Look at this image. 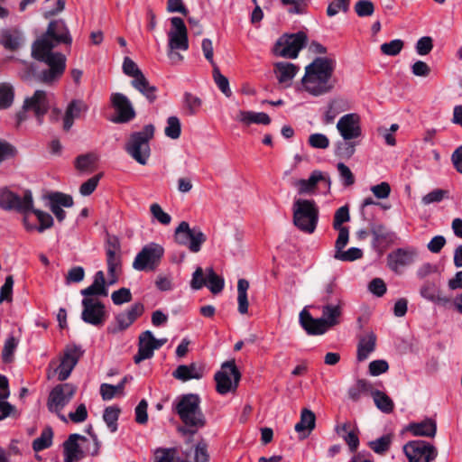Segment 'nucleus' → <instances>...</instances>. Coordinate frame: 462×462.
I'll use <instances>...</instances> for the list:
<instances>
[{"label": "nucleus", "mask_w": 462, "mask_h": 462, "mask_svg": "<svg viewBox=\"0 0 462 462\" xmlns=\"http://www.w3.org/2000/svg\"><path fill=\"white\" fill-rule=\"evenodd\" d=\"M72 38L63 20L51 21L45 33L37 39L32 46V57L48 65L49 69L36 73L32 66L26 68L22 78L25 81L36 80L44 84H51L58 80L66 69V57L60 52L52 51L60 43L70 45Z\"/></svg>", "instance_id": "obj_1"}, {"label": "nucleus", "mask_w": 462, "mask_h": 462, "mask_svg": "<svg viewBox=\"0 0 462 462\" xmlns=\"http://www.w3.org/2000/svg\"><path fill=\"white\" fill-rule=\"evenodd\" d=\"M337 61L330 57H318L305 67L302 88L310 95L319 97L331 92L337 79L334 76Z\"/></svg>", "instance_id": "obj_2"}, {"label": "nucleus", "mask_w": 462, "mask_h": 462, "mask_svg": "<svg viewBox=\"0 0 462 462\" xmlns=\"http://www.w3.org/2000/svg\"><path fill=\"white\" fill-rule=\"evenodd\" d=\"M174 410L184 424V427L179 429L183 434L194 435L207 423L200 408V398L196 393L180 396L175 403Z\"/></svg>", "instance_id": "obj_3"}, {"label": "nucleus", "mask_w": 462, "mask_h": 462, "mask_svg": "<svg viewBox=\"0 0 462 462\" xmlns=\"http://www.w3.org/2000/svg\"><path fill=\"white\" fill-rule=\"evenodd\" d=\"M154 132L153 125H146L141 131L132 133L125 144V152L141 165L147 164L151 156L150 141Z\"/></svg>", "instance_id": "obj_4"}, {"label": "nucleus", "mask_w": 462, "mask_h": 462, "mask_svg": "<svg viewBox=\"0 0 462 462\" xmlns=\"http://www.w3.org/2000/svg\"><path fill=\"white\" fill-rule=\"evenodd\" d=\"M293 225L301 232L312 234L319 221V208L312 199H298L292 206Z\"/></svg>", "instance_id": "obj_5"}, {"label": "nucleus", "mask_w": 462, "mask_h": 462, "mask_svg": "<svg viewBox=\"0 0 462 462\" xmlns=\"http://www.w3.org/2000/svg\"><path fill=\"white\" fill-rule=\"evenodd\" d=\"M206 240L207 236L200 227H190L186 221H181L174 231V241L180 245L187 246L192 253H199Z\"/></svg>", "instance_id": "obj_6"}, {"label": "nucleus", "mask_w": 462, "mask_h": 462, "mask_svg": "<svg viewBox=\"0 0 462 462\" xmlns=\"http://www.w3.org/2000/svg\"><path fill=\"white\" fill-rule=\"evenodd\" d=\"M216 390L219 394H226L236 390L241 380V373L234 359L226 361L215 374Z\"/></svg>", "instance_id": "obj_7"}, {"label": "nucleus", "mask_w": 462, "mask_h": 462, "mask_svg": "<svg viewBox=\"0 0 462 462\" xmlns=\"http://www.w3.org/2000/svg\"><path fill=\"white\" fill-rule=\"evenodd\" d=\"M307 40V35L303 32L283 34L277 40L273 52L278 57L295 59L298 57L300 51L305 47Z\"/></svg>", "instance_id": "obj_8"}, {"label": "nucleus", "mask_w": 462, "mask_h": 462, "mask_svg": "<svg viewBox=\"0 0 462 462\" xmlns=\"http://www.w3.org/2000/svg\"><path fill=\"white\" fill-rule=\"evenodd\" d=\"M76 391L77 387L72 383H66L56 385L48 397L47 407L49 411L58 414L62 420L66 421V417L60 411L71 401Z\"/></svg>", "instance_id": "obj_9"}, {"label": "nucleus", "mask_w": 462, "mask_h": 462, "mask_svg": "<svg viewBox=\"0 0 462 462\" xmlns=\"http://www.w3.org/2000/svg\"><path fill=\"white\" fill-rule=\"evenodd\" d=\"M50 104L47 94L43 90H36L31 97L25 98L22 110L17 114V123L21 124L26 120V113L32 111L39 125L42 123L43 116L48 112Z\"/></svg>", "instance_id": "obj_10"}, {"label": "nucleus", "mask_w": 462, "mask_h": 462, "mask_svg": "<svg viewBox=\"0 0 462 462\" xmlns=\"http://www.w3.org/2000/svg\"><path fill=\"white\" fill-rule=\"evenodd\" d=\"M163 247L155 243L143 246L135 256L133 267L137 271H154L163 256Z\"/></svg>", "instance_id": "obj_11"}, {"label": "nucleus", "mask_w": 462, "mask_h": 462, "mask_svg": "<svg viewBox=\"0 0 462 462\" xmlns=\"http://www.w3.org/2000/svg\"><path fill=\"white\" fill-rule=\"evenodd\" d=\"M224 285V279L217 275L212 267L207 268L205 273L201 267H197L190 281V287L193 290L198 291L207 286L213 294L221 292Z\"/></svg>", "instance_id": "obj_12"}, {"label": "nucleus", "mask_w": 462, "mask_h": 462, "mask_svg": "<svg viewBox=\"0 0 462 462\" xmlns=\"http://www.w3.org/2000/svg\"><path fill=\"white\" fill-rule=\"evenodd\" d=\"M408 462H432L438 456L437 448L424 440H411L403 446Z\"/></svg>", "instance_id": "obj_13"}, {"label": "nucleus", "mask_w": 462, "mask_h": 462, "mask_svg": "<svg viewBox=\"0 0 462 462\" xmlns=\"http://www.w3.org/2000/svg\"><path fill=\"white\" fill-rule=\"evenodd\" d=\"M144 312V306L140 302L116 315L115 321L106 328L108 334L116 335L126 330Z\"/></svg>", "instance_id": "obj_14"}, {"label": "nucleus", "mask_w": 462, "mask_h": 462, "mask_svg": "<svg viewBox=\"0 0 462 462\" xmlns=\"http://www.w3.org/2000/svg\"><path fill=\"white\" fill-rule=\"evenodd\" d=\"M0 207L6 210L15 209L23 213L31 211L32 208V192L26 190L21 198L13 191L3 189L0 190Z\"/></svg>", "instance_id": "obj_15"}, {"label": "nucleus", "mask_w": 462, "mask_h": 462, "mask_svg": "<svg viewBox=\"0 0 462 462\" xmlns=\"http://www.w3.org/2000/svg\"><path fill=\"white\" fill-rule=\"evenodd\" d=\"M106 254L109 277L108 285H112L118 281V276L122 272L120 245L116 238L109 239L107 241Z\"/></svg>", "instance_id": "obj_16"}, {"label": "nucleus", "mask_w": 462, "mask_h": 462, "mask_svg": "<svg viewBox=\"0 0 462 462\" xmlns=\"http://www.w3.org/2000/svg\"><path fill=\"white\" fill-rule=\"evenodd\" d=\"M82 355L83 351L79 346L72 345L65 347L63 356L60 358V364L55 368L59 381L63 382L69 378Z\"/></svg>", "instance_id": "obj_17"}, {"label": "nucleus", "mask_w": 462, "mask_h": 462, "mask_svg": "<svg viewBox=\"0 0 462 462\" xmlns=\"http://www.w3.org/2000/svg\"><path fill=\"white\" fill-rule=\"evenodd\" d=\"M83 310L81 319L84 322L98 327L102 326L106 319L105 305L95 299L84 298L82 300Z\"/></svg>", "instance_id": "obj_18"}, {"label": "nucleus", "mask_w": 462, "mask_h": 462, "mask_svg": "<svg viewBox=\"0 0 462 462\" xmlns=\"http://www.w3.org/2000/svg\"><path fill=\"white\" fill-rule=\"evenodd\" d=\"M112 107L115 109L116 116L113 122L117 124H125L132 121L135 116V110L129 98L122 93H112L110 97Z\"/></svg>", "instance_id": "obj_19"}, {"label": "nucleus", "mask_w": 462, "mask_h": 462, "mask_svg": "<svg viewBox=\"0 0 462 462\" xmlns=\"http://www.w3.org/2000/svg\"><path fill=\"white\" fill-rule=\"evenodd\" d=\"M171 29L168 33L169 49L187 51L189 49V40L187 27L180 17H172L171 19Z\"/></svg>", "instance_id": "obj_20"}, {"label": "nucleus", "mask_w": 462, "mask_h": 462, "mask_svg": "<svg viewBox=\"0 0 462 462\" xmlns=\"http://www.w3.org/2000/svg\"><path fill=\"white\" fill-rule=\"evenodd\" d=\"M337 128L344 140H352L361 135L360 118L356 114L343 116L337 124Z\"/></svg>", "instance_id": "obj_21"}, {"label": "nucleus", "mask_w": 462, "mask_h": 462, "mask_svg": "<svg viewBox=\"0 0 462 462\" xmlns=\"http://www.w3.org/2000/svg\"><path fill=\"white\" fill-rule=\"evenodd\" d=\"M319 182H323L328 189L330 188L331 180L328 175L320 171L311 172L309 179H300L293 182L294 187L298 189L299 194L313 193Z\"/></svg>", "instance_id": "obj_22"}, {"label": "nucleus", "mask_w": 462, "mask_h": 462, "mask_svg": "<svg viewBox=\"0 0 462 462\" xmlns=\"http://www.w3.org/2000/svg\"><path fill=\"white\" fill-rule=\"evenodd\" d=\"M205 374V365L192 362L189 365H180L173 371L172 376L181 382L200 380Z\"/></svg>", "instance_id": "obj_23"}, {"label": "nucleus", "mask_w": 462, "mask_h": 462, "mask_svg": "<svg viewBox=\"0 0 462 462\" xmlns=\"http://www.w3.org/2000/svg\"><path fill=\"white\" fill-rule=\"evenodd\" d=\"M155 337L150 330H146L140 334L138 342V352L134 356L135 364H140L145 359H150L153 356L156 346H154Z\"/></svg>", "instance_id": "obj_24"}, {"label": "nucleus", "mask_w": 462, "mask_h": 462, "mask_svg": "<svg viewBox=\"0 0 462 462\" xmlns=\"http://www.w3.org/2000/svg\"><path fill=\"white\" fill-rule=\"evenodd\" d=\"M300 323L309 335H322L330 328L322 317L314 319L306 310L300 313Z\"/></svg>", "instance_id": "obj_25"}, {"label": "nucleus", "mask_w": 462, "mask_h": 462, "mask_svg": "<svg viewBox=\"0 0 462 462\" xmlns=\"http://www.w3.org/2000/svg\"><path fill=\"white\" fill-rule=\"evenodd\" d=\"M420 296L439 306L447 308L451 305V299L441 293L435 282H426L420 289Z\"/></svg>", "instance_id": "obj_26"}, {"label": "nucleus", "mask_w": 462, "mask_h": 462, "mask_svg": "<svg viewBox=\"0 0 462 462\" xmlns=\"http://www.w3.org/2000/svg\"><path fill=\"white\" fill-rule=\"evenodd\" d=\"M344 302L341 298H337L333 302L323 303L322 318L332 328L340 323Z\"/></svg>", "instance_id": "obj_27"}, {"label": "nucleus", "mask_w": 462, "mask_h": 462, "mask_svg": "<svg viewBox=\"0 0 462 462\" xmlns=\"http://www.w3.org/2000/svg\"><path fill=\"white\" fill-rule=\"evenodd\" d=\"M88 109V106L83 100L73 99L69 102L63 118V129L69 131L73 125L74 120L79 118L81 114L86 113Z\"/></svg>", "instance_id": "obj_28"}, {"label": "nucleus", "mask_w": 462, "mask_h": 462, "mask_svg": "<svg viewBox=\"0 0 462 462\" xmlns=\"http://www.w3.org/2000/svg\"><path fill=\"white\" fill-rule=\"evenodd\" d=\"M375 346L376 336L373 331H369L365 335L360 336L357 344V361L363 362L366 360L370 354L375 350Z\"/></svg>", "instance_id": "obj_29"}, {"label": "nucleus", "mask_w": 462, "mask_h": 462, "mask_svg": "<svg viewBox=\"0 0 462 462\" xmlns=\"http://www.w3.org/2000/svg\"><path fill=\"white\" fill-rule=\"evenodd\" d=\"M87 441V438L79 434H71L63 443L64 448V462H74L80 458V448L78 441Z\"/></svg>", "instance_id": "obj_30"}, {"label": "nucleus", "mask_w": 462, "mask_h": 462, "mask_svg": "<svg viewBox=\"0 0 462 462\" xmlns=\"http://www.w3.org/2000/svg\"><path fill=\"white\" fill-rule=\"evenodd\" d=\"M407 430L414 436L433 438L437 432V424L435 420L426 419L420 422L410 423Z\"/></svg>", "instance_id": "obj_31"}, {"label": "nucleus", "mask_w": 462, "mask_h": 462, "mask_svg": "<svg viewBox=\"0 0 462 462\" xmlns=\"http://www.w3.org/2000/svg\"><path fill=\"white\" fill-rule=\"evenodd\" d=\"M416 253L413 251L397 249L389 254L390 267L397 272L400 267L409 265L414 262Z\"/></svg>", "instance_id": "obj_32"}, {"label": "nucleus", "mask_w": 462, "mask_h": 462, "mask_svg": "<svg viewBox=\"0 0 462 462\" xmlns=\"http://www.w3.org/2000/svg\"><path fill=\"white\" fill-rule=\"evenodd\" d=\"M22 34L16 29H3L0 32V44L6 50L14 51L22 43Z\"/></svg>", "instance_id": "obj_33"}, {"label": "nucleus", "mask_w": 462, "mask_h": 462, "mask_svg": "<svg viewBox=\"0 0 462 462\" xmlns=\"http://www.w3.org/2000/svg\"><path fill=\"white\" fill-rule=\"evenodd\" d=\"M299 68L290 62H277L274 64V72L277 75L279 83L290 86Z\"/></svg>", "instance_id": "obj_34"}, {"label": "nucleus", "mask_w": 462, "mask_h": 462, "mask_svg": "<svg viewBox=\"0 0 462 462\" xmlns=\"http://www.w3.org/2000/svg\"><path fill=\"white\" fill-rule=\"evenodd\" d=\"M81 294L85 296V298H89L90 296L94 295L107 296L105 274L102 271L96 273L93 283L90 286L83 289L81 291Z\"/></svg>", "instance_id": "obj_35"}, {"label": "nucleus", "mask_w": 462, "mask_h": 462, "mask_svg": "<svg viewBox=\"0 0 462 462\" xmlns=\"http://www.w3.org/2000/svg\"><path fill=\"white\" fill-rule=\"evenodd\" d=\"M341 298L340 289L335 276L329 277L320 291V301L322 303L333 302L335 299Z\"/></svg>", "instance_id": "obj_36"}, {"label": "nucleus", "mask_w": 462, "mask_h": 462, "mask_svg": "<svg viewBox=\"0 0 462 462\" xmlns=\"http://www.w3.org/2000/svg\"><path fill=\"white\" fill-rule=\"evenodd\" d=\"M316 425V416L313 411L309 409H303L300 413V420L295 425V430L298 433H303V439L308 437L314 430Z\"/></svg>", "instance_id": "obj_37"}, {"label": "nucleus", "mask_w": 462, "mask_h": 462, "mask_svg": "<svg viewBox=\"0 0 462 462\" xmlns=\"http://www.w3.org/2000/svg\"><path fill=\"white\" fill-rule=\"evenodd\" d=\"M131 85L141 94H143L150 103H153L157 98V88L150 84L144 74L139 75L137 79H134L131 81Z\"/></svg>", "instance_id": "obj_38"}, {"label": "nucleus", "mask_w": 462, "mask_h": 462, "mask_svg": "<svg viewBox=\"0 0 462 462\" xmlns=\"http://www.w3.org/2000/svg\"><path fill=\"white\" fill-rule=\"evenodd\" d=\"M236 120L248 125L250 124L269 125L271 123L270 116L263 112H252L240 110L237 114Z\"/></svg>", "instance_id": "obj_39"}, {"label": "nucleus", "mask_w": 462, "mask_h": 462, "mask_svg": "<svg viewBox=\"0 0 462 462\" xmlns=\"http://www.w3.org/2000/svg\"><path fill=\"white\" fill-rule=\"evenodd\" d=\"M37 217V219L40 223L39 226H34L32 225H30L27 223L26 217L24 218V225L25 228L28 231H32L34 229H37L40 233L43 232L45 229L51 228L53 225V218L52 217L44 211L39 210V209H31Z\"/></svg>", "instance_id": "obj_40"}, {"label": "nucleus", "mask_w": 462, "mask_h": 462, "mask_svg": "<svg viewBox=\"0 0 462 462\" xmlns=\"http://www.w3.org/2000/svg\"><path fill=\"white\" fill-rule=\"evenodd\" d=\"M370 394L374 399L375 406L381 411L384 413H391L393 411V402L385 393L372 388Z\"/></svg>", "instance_id": "obj_41"}, {"label": "nucleus", "mask_w": 462, "mask_h": 462, "mask_svg": "<svg viewBox=\"0 0 462 462\" xmlns=\"http://www.w3.org/2000/svg\"><path fill=\"white\" fill-rule=\"evenodd\" d=\"M249 289V282L245 279H239L237 282V302L238 312L240 314H246L248 312V299L247 291Z\"/></svg>", "instance_id": "obj_42"}, {"label": "nucleus", "mask_w": 462, "mask_h": 462, "mask_svg": "<svg viewBox=\"0 0 462 462\" xmlns=\"http://www.w3.org/2000/svg\"><path fill=\"white\" fill-rule=\"evenodd\" d=\"M372 388L371 383L365 379H359L355 385L349 388L348 396L352 401L356 402L360 399L362 393H371Z\"/></svg>", "instance_id": "obj_43"}, {"label": "nucleus", "mask_w": 462, "mask_h": 462, "mask_svg": "<svg viewBox=\"0 0 462 462\" xmlns=\"http://www.w3.org/2000/svg\"><path fill=\"white\" fill-rule=\"evenodd\" d=\"M53 431L51 428L44 429L41 436L35 439L32 442V448L34 451L39 452L48 448L52 444Z\"/></svg>", "instance_id": "obj_44"}, {"label": "nucleus", "mask_w": 462, "mask_h": 462, "mask_svg": "<svg viewBox=\"0 0 462 462\" xmlns=\"http://www.w3.org/2000/svg\"><path fill=\"white\" fill-rule=\"evenodd\" d=\"M212 76L214 82L218 87L219 90L226 97H230L232 96V91L229 88V80L224 76L218 68L217 65L213 66Z\"/></svg>", "instance_id": "obj_45"}, {"label": "nucleus", "mask_w": 462, "mask_h": 462, "mask_svg": "<svg viewBox=\"0 0 462 462\" xmlns=\"http://www.w3.org/2000/svg\"><path fill=\"white\" fill-rule=\"evenodd\" d=\"M14 98V88L9 83H0V109L12 106Z\"/></svg>", "instance_id": "obj_46"}, {"label": "nucleus", "mask_w": 462, "mask_h": 462, "mask_svg": "<svg viewBox=\"0 0 462 462\" xmlns=\"http://www.w3.org/2000/svg\"><path fill=\"white\" fill-rule=\"evenodd\" d=\"M119 413L120 409L115 406L107 407L104 411L103 420L106 423L111 432H116L117 430Z\"/></svg>", "instance_id": "obj_47"}, {"label": "nucleus", "mask_w": 462, "mask_h": 462, "mask_svg": "<svg viewBox=\"0 0 462 462\" xmlns=\"http://www.w3.org/2000/svg\"><path fill=\"white\" fill-rule=\"evenodd\" d=\"M183 102L184 107L189 116L197 114L202 106L201 98L189 92L183 95Z\"/></svg>", "instance_id": "obj_48"}, {"label": "nucleus", "mask_w": 462, "mask_h": 462, "mask_svg": "<svg viewBox=\"0 0 462 462\" xmlns=\"http://www.w3.org/2000/svg\"><path fill=\"white\" fill-rule=\"evenodd\" d=\"M392 443V436L387 434L383 435L381 438L369 441L368 446L372 450L379 455H383L386 453L391 447Z\"/></svg>", "instance_id": "obj_49"}, {"label": "nucleus", "mask_w": 462, "mask_h": 462, "mask_svg": "<svg viewBox=\"0 0 462 462\" xmlns=\"http://www.w3.org/2000/svg\"><path fill=\"white\" fill-rule=\"evenodd\" d=\"M403 46V41L395 39L389 42L383 43L380 47V50L384 55L396 56L402 51Z\"/></svg>", "instance_id": "obj_50"}, {"label": "nucleus", "mask_w": 462, "mask_h": 462, "mask_svg": "<svg viewBox=\"0 0 462 462\" xmlns=\"http://www.w3.org/2000/svg\"><path fill=\"white\" fill-rule=\"evenodd\" d=\"M363 252L357 247H351L346 251L343 249L339 252H336L334 257L343 262H353L362 258Z\"/></svg>", "instance_id": "obj_51"}, {"label": "nucleus", "mask_w": 462, "mask_h": 462, "mask_svg": "<svg viewBox=\"0 0 462 462\" xmlns=\"http://www.w3.org/2000/svg\"><path fill=\"white\" fill-rule=\"evenodd\" d=\"M165 135L171 139H178L181 133L180 119L177 116H170L164 130Z\"/></svg>", "instance_id": "obj_52"}, {"label": "nucleus", "mask_w": 462, "mask_h": 462, "mask_svg": "<svg viewBox=\"0 0 462 462\" xmlns=\"http://www.w3.org/2000/svg\"><path fill=\"white\" fill-rule=\"evenodd\" d=\"M18 346V340L10 336L5 342L2 350V359L5 363H10L13 361L14 353Z\"/></svg>", "instance_id": "obj_53"}, {"label": "nucleus", "mask_w": 462, "mask_h": 462, "mask_svg": "<svg viewBox=\"0 0 462 462\" xmlns=\"http://www.w3.org/2000/svg\"><path fill=\"white\" fill-rule=\"evenodd\" d=\"M50 205L70 208L73 205L72 197L61 192H54L49 196Z\"/></svg>", "instance_id": "obj_54"}, {"label": "nucleus", "mask_w": 462, "mask_h": 462, "mask_svg": "<svg viewBox=\"0 0 462 462\" xmlns=\"http://www.w3.org/2000/svg\"><path fill=\"white\" fill-rule=\"evenodd\" d=\"M150 211L154 219H156L162 225L167 226L171 221V217L163 211L162 208L157 204L153 203L150 206Z\"/></svg>", "instance_id": "obj_55"}, {"label": "nucleus", "mask_w": 462, "mask_h": 462, "mask_svg": "<svg viewBox=\"0 0 462 462\" xmlns=\"http://www.w3.org/2000/svg\"><path fill=\"white\" fill-rule=\"evenodd\" d=\"M356 151V143L350 140H344L337 143V154L344 159H349Z\"/></svg>", "instance_id": "obj_56"}, {"label": "nucleus", "mask_w": 462, "mask_h": 462, "mask_svg": "<svg viewBox=\"0 0 462 462\" xmlns=\"http://www.w3.org/2000/svg\"><path fill=\"white\" fill-rule=\"evenodd\" d=\"M14 279L12 275L5 278V283L0 289V303L3 301L11 302L13 300Z\"/></svg>", "instance_id": "obj_57"}, {"label": "nucleus", "mask_w": 462, "mask_h": 462, "mask_svg": "<svg viewBox=\"0 0 462 462\" xmlns=\"http://www.w3.org/2000/svg\"><path fill=\"white\" fill-rule=\"evenodd\" d=\"M350 0H336L331 2L327 8V14L334 16L340 11L346 13L349 9Z\"/></svg>", "instance_id": "obj_58"}, {"label": "nucleus", "mask_w": 462, "mask_h": 462, "mask_svg": "<svg viewBox=\"0 0 462 462\" xmlns=\"http://www.w3.org/2000/svg\"><path fill=\"white\" fill-rule=\"evenodd\" d=\"M337 169L338 171L340 179L345 186H352L355 183V176L348 166H346L343 162H339L337 165Z\"/></svg>", "instance_id": "obj_59"}, {"label": "nucleus", "mask_w": 462, "mask_h": 462, "mask_svg": "<svg viewBox=\"0 0 462 462\" xmlns=\"http://www.w3.org/2000/svg\"><path fill=\"white\" fill-rule=\"evenodd\" d=\"M96 162V157L92 154L79 155L76 159V168L79 171H92Z\"/></svg>", "instance_id": "obj_60"}, {"label": "nucleus", "mask_w": 462, "mask_h": 462, "mask_svg": "<svg viewBox=\"0 0 462 462\" xmlns=\"http://www.w3.org/2000/svg\"><path fill=\"white\" fill-rule=\"evenodd\" d=\"M123 71L125 75L137 79L139 75H143L137 64L129 57H125L123 62Z\"/></svg>", "instance_id": "obj_61"}, {"label": "nucleus", "mask_w": 462, "mask_h": 462, "mask_svg": "<svg viewBox=\"0 0 462 462\" xmlns=\"http://www.w3.org/2000/svg\"><path fill=\"white\" fill-rule=\"evenodd\" d=\"M111 299L116 305H122L124 303H128L132 300V293L127 288H121L117 291H115Z\"/></svg>", "instance_id": "obj_62"}, {"label": "nucleus", "mask_w": 462, "mask_h": 462, "mask_svg": "<svg viewBox=\"0 0 462 462\" xmlns=\"http://www.w3.org/2000/svg\"><path fill=\"white\" fill-rule=\"evenodd\" d=\"M102 174H97L90 179H88L87 181L81 184L79 188V192L82 196H88L94 192L96 188L97 187V184L99 182V180L101 179Z\"/></svg>", "instance_id": "obj_63"}, {"label": "nucleus", "mask_w": 462, "mask_h": 462, "mask_svg": "<svg viewBox=\"0 0 462 462\" xmlns=\"http://www.w3.org/2000/svg\"><path fill=\"white\" fill-rule=\"evenodd\" d=\"M195 462H209V454L208 452V445L204 441H200L196 445L194 451Z\"/></svg>", "instance_id": "obj_64"}]
</instances>
